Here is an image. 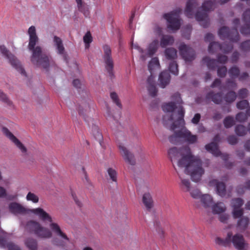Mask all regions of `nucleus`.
I'll use <instances>...</instances> for the list:
<instances>
[{
    "label": "nucleus",
    "instance_id": "obj_1",
    "mask_svg": "<svg viewBox=\"0 0 250 250\" xmlns=\"http://www.w3.org/2000/svg\"><path fill=\"white\" fill-rule=\"evenodd\" d=\"M168 156L175 170L176 168L173 163L177 161V166L179 167H184L185 173L190 175L193 181L197 182L201 180L204 173L202 162L197 156L192 154L189 146L170 148L168 150Z\"/></svg>",
    "mask_w": 250,
    "mask_h": 250
},
{
    "label": "nucleus",
    "instance_id": "obj_2",
    "mask_svg": "<svg viewBox=\"0 0 250 250\" xmlns=\"http://www.w3.org/2000/svg\"><path fill=\"white\" fill-rule=\"evenodd\" d=\"M28 34L29 36L28 49L31 53V62L36 67L42 68L48 71L53 61L51 57L43 50L41 46H36L39 42V38L34 26H31L29 28Z\"/></svg>",
    "mask_w": 250,
    "mask_h": 250
},
{
    "label": "nucleus",
    "instance_id": "obj_3",
    "mask_svg": "<svg viewBox=\"0 0 250 250\" xmlns=\"http://www.w3.org/2000/svg\"><path fill=\"white\" fill-rule=\"evenodd\" d=\"M171 100L172 102L164 104L162 107L165 112L171 113L169 116H164L163 121L165 122L167 119L173 121L170 126V129L174 130L176 128L182 127L185 125V110L182 105L183 102L179 93H175L172 95Z\"/></svg>",
    "mask_w": 250,
    "mask_h": 250
},
{
    "label": "nucleus",
    "instance_id": "obj_4",
    "mask_svg": "<svg viewBox=\"0 0 250 250\" xmlns=\"http://www.w3.org/2000/svg\"><path fill=\"white\" fill-rule=\"evenodd\" d=\"M184 127V126L179 128L180 129V130L175 131L173 135L169 137L168 139L170 143L176 144L178 142V140L180 138L184 139L189 144H193L197 142V136L192 135L190 131L186 128H183Z\"/></svg>",
    "mask_w": 250,
    "mask_h": 250
},
{
    "label": "nucleus",
    "instance_id": "obj_5",
    "mask_svg": "<svg viewBox=\"0 0 250 250\" xmlns=\"http://www.w3.org/2000/svg\"><path fill=\"white\" fill-rule=\"evenodd\" d=\"M27 229L34 232L38 237L42 238H49L52 236L51 232L47 229L42 227L38 222L30 221L27 224Z\"/></svg>",
    "mask_w": 250,
    "mask_h": 250
},
{
    "label": "nucleus",
    "instance_id": "obj_6",
    "mask_svg": "<svg viewBox=\"0 0 250 250\" xmlns=\"http://www.w3.org/2000/svg\"><path fill=\"white\" fill-rule=\"evenodd\" d=\"M182 10L176 9L169 13L165 14L164 15V18L168 22L167 28L172 31L178 30L181 26L179 14Z\"/></svg>",
    "mask_w": 250,
    "mask_h": 250
},
{
    "label": "nucleus",
    "instance_id": "obj_7",
    "mask_svg": "<svg viewBox=\"0 0 250 250\" xmlns=\"http://www.w3.org/2000/svg\"><path fill=\"white\" fill-rule=\"evenodd\" d=\"M0 52L6 58L8 59L9 62L17 71L23 75L26 76V72L19 61L4 45L0 46Z\"/></svg>",
    "mask_w": 250,
    "mask_h": 250
},
{
    "label": "nucleus",
    "instance_id": "obj_8",
    "mask_svg": "<svg viewBox=\"0 0 250 250\" xmlns=\"http://www.w3.org/2000/svg\"><path fill=\"white\" fill-rule=\"evenodd\" d=\"M218 35L221 39H228L232 42H237L240 39L236 26L231 29L226 26H223L219 30Z\"/></svg>",
    "mask_w": 250,
    "mask_h": 250
},
{
    "label": "nucleus",
    "instance_id": "obj_9",
    "mask_svg": "<svg viewBox=\"0 0 250 250\" xmlns=\"http://www.w3.org/2000/svg\"><path fill=\"white\" fill-rule=\"evenodd\" d=\"M233 49L232 43H224L222 44L218 42H211L208 46V52L210 53H214L218 51H222L224 53H229Z\"/></svg>",
    "mask_w": 250,
    "mask_h": 250
},
{
    "label": "nucleus",
    "instance_id": "obj_10",
    "mask_svg": "<svg viewBox=\"0 0 250 250\" xmlns=\"http://www.w3.org/2000/svg\"><path fill=\"white\" fill-rule=\"evenodd\" d=\"M180 53L186 62H191L195 58V52L193 49L185 44H181L179 47Z\"/></svg>",
    "mask_w": 250,
    "mask_h": 250
},
{
    "label": "nucleus",
    "instance_id": "obj_11",
    "mask_svg": "<svg viewBox=\"0 0 250 250\" xmlns=\"http://www.w3.org/2000/svg\"><path fill=\"white\" fill-rule=\"evenodd\" d=\"M3 134L12 141L18 147L22 153H25L27 149L25 146L9 130V129L3 127L2 129Z\"/></svg>",
    "mask_w": 250,
    "mask_h": 250
},
{
    "label": "nucleus",
    "instance_id": "obj_12",
    "mask_svg": "<svg viewBox=\"0 0 250 250\" xmlns=\"http://www.w3.org/2000/svg\"><path fill=\"white\" fill-rule=\"evenodd\" d=\"M206 149L215 156H220L224 161H227L229 156L227 154H222L216 143L211 142L205 146Z\"/></svg>",
    "mask_w": 250,
    "mask_h": 250
},
{
    "label": "nucleus",
    "instance_id": "obj_13",
    "mask_svg": "<svg viewBox=\"0 0 250 250\" xmlns=\"http://www.w3.org/2000/svg\"><path fill=\"white\" fill-rule=\"evenodd\" d=\"M234 247L238 250H243L247 245L244 237L240 234H236L234 235H231V241Z\"/></svg>",
    "mask_w": 250,
    "mask_h": 250
},
{
    "label": "nucleus",
    "instance_id": "obj_14",
    "mask_svg": "<svg viewBox=\"0 0 250 250\" xmlns=\"http://www.w3.org/2000/svg\"><path fill=\"white\" fill-rule=\"evenodd\" d=\"M110 99L112 100L113 103L117 106L116 112L113 115V118L117 119L121 117V110L123 107L122 104L118 95L114 92H110Z\"/></svg>",
    "mask_w": 250,
    "mask_h": 250
},
{
    "label": "nucleus",
    "instance_id": "obj_15",
    "mask_svg": "<svg viewBox=\"0 0 250 250\" xmlns=\"http://www.w3.org/2000/svg\"><path fill=\"white\" fill-rule=\"evenodd\" d=\"M119 148L121 155L124 157L125 162L131 165H134L135 159L133 154L129 151L126 147L122 145H119Z\"/></svg>",
    "mask_w": 250,
    "mask_h": 250
},
{
    "label": "nucleus",
    "instance_id": "obj_16",
    "mask_svg": "<svg viewBox=\"0 0 250 250\" xmlns=\"http://www.w3.org/2000/svg\"><path fill=\"white\" fill-rule=\"evenodd\" d=\"M31 211L38 216L39 218L44 222L51 223L53 221L51 216L42 208H38L32 209Z\"/></svg>",
    "mask_w": 250,
    "mask_h": 250
},
{
    "label": "nucleus",
    "instance_id": "obj_17",
    "mask_svg": "<svg viewBox=\"0 0 250 250\" xmlns=\"http://www.w3.org/2000/svg\"><path fill=\"white\" fill-rule=\"evenodd\" d=\"M199 6V4L196 0H188L187 3L186 8L185 10L186 16L188 18H191L193 16L194 10Z\"/></svg>",
    "mask_w": 250,
    "mask_h": 250
},
{
    "label": "nucleus",
    "instance_id": "obj_18",
    "mask_svg": "<svg viewBox=\"0 0 250 250\" xmlns=\"http://www.w3.org/2000/svg\"><path fill=\"white\" fill-rule=\"evenodd\" d=\"M209 185L210 186H216L217 193L220 196L224 197L226 195V186L223 182H219L217 180L213 179L209 182Z\"/></svg>",
    "mask_w": 250,
    "mask_h": 250
},
{
    "label": "nucleus",
    "instance_id": "obj_19",
    "mask_svg": "<svg viewBox=\"0 0 250 250\" xmlns=\"http://www.w3.org/2000/svg\"><path fill=\"white\" fill-rule=\"evenodd\" d=\"M159 42L158 40H154L150 43L148 47V51L146 55H141V58L143 61H145L147 57H150L152 56L157 51L158 46Z\"/></svg>",
    "mask_w": 250,
    "mask_h": 250
},
{
    "label": "nucleus",
    "instance_id": "obj_20",
    "mask_svg": "<svg viewBox=\"0 0 250 250\" xmlns=\"http://www.w3.org/2000/svg\"><path fill=\"white\" fill-rule=\"evenodd\" d=\"M170 80V76L168 71L162 72L159 77L160 86L162 88L165 87L169 83Z\"/></svg>",
    "mask_w": 250,
    "mask_h": 250
},
{
    "label": "nucleus",
    "instance_id": "obj_21",
    "mask_svg": "<svg viewBox=\"0 0 250 250\" xmlns=\"http://www.w3.org/2000/svg\"><path fill=\"white\" fill-rule=\"evenodd\" d=\"M10 211L15 214H23L26 212L25 208L21 204L16 203H11L9 205Z\"/></svg>",
    "mask_w": 250,
    "mask_h": 250
},
{
    "label": "nucleus",
    "instance_id": "obj_22",
    "mask_svg": "<svg viewBox=\"0 0 250 250\" xmlns=\"http://www.w3.org/2000/svg\"><path fill=\"white\" fill-rule=\"evenodd\" d=\"M206 99L211 100L216 104H220L223 100L222 93L221 92L215 93L213 91H210L207 94Z\"/></svg>",
    "mask_w": 250,
    "mask_h": 250
},
{
    "label": "nucleus",
    "instance_id": "obj_23",
    "mask_svg": "<svg viewBox=\"0 0 250 250\" xmlns=\"http://www.w3.org/2000/svg\"><path fill=\"white\" fill-rule=\"evenodd\" d=\"M50 228L52 231L54 232L57 235L60 236L62 239L65 240L67 241H69L68 237L62 231L60 226L57 223H53L52 222L50 224Z\"/></svg>",
    "mask_w": 250,
    "mask_h": 250
},
{
    "label": "nucleus",
    "instance_id": "obj_24",
    "mask_svg": "<svg viewBox=\"0 0 250 250\" xmlns=\"http://www.w3.org/2000/svg\"><path fill=\"white\" fill-rule=\"evenodd\" d=\"M195 18L197 21L202 22L201 24L204 28L208 27V22L207 19L208 15L207 12L205 11L203 12L197 11L195 15Z\"/></svg>",
    "mask_w": 250,
    "mask_h": 250
},
{
    "label": "nucleus",
    "instance_id": "obj_25",
    "mask_svg": "<svg viewBox=\"0 0 250 250\" xmlns=\"http://www.w3.org/2000/svg\"><path fill=\"white\" fill-rule=\"evenodd\" d=\"M143 203L147 211H150L153 207L152 198L149 193H145L142 198Z\"/></svg>",
    "mask_w": 250,
    "mask_h": 250
},
{
    "label": "nucleus",
    "instance_id": "obj_26",
    "mask_svg": "<svg viewBox=\"0 0 250 250\" xmlns=\"http://www.w3.org/2000/svg\"><path fill=\"white\" fill-rule=\"evenodd\" d=\"M53 42L57 50V53L60 55H64L65 49L62 39L57 36H54Z\"/></svg>",
    "mask_w": 250,
    "mask_h": 250
},
{
    "label": "nucleus",
    "instance_id": "obj_27",
    "mask_svg": "<svg viewBox=\"0 0 250 250\" xmlns=\"http://www.w3.org/2000/svg\"><path fill=\"white\" fill-rule=\"evenodd\" d=\"M232 233L231 232H229L227 236L225 239H222L220 237H217L216 239V243L219 245L227 247L230 245L231 241V235Z\"/></svg>",
    "mask_w": 250,
    "mask_h": 250
},
{
    "label": "nucleus",
    "instance_id": "obj_28",
    "mask_svg": "<svg viewBox=\"0 0 250 250\" xmlns=\"http://www.w3.org/2000/svg\"><path fill=\"white\" fill-rule=\"evenodd\" d=\"M0 247L1 248L7 247L8 250H21L20 248L12 243H7L5 239L0 236Z\"/></svg>",
    "mask_w": 250,
    "mask_h": 250
},
{
    "label": "nucleus",
    "instance_id": "obj_29",
    "mask_svg": "<svg viewBox=\"0 0 250 250\" xmlns=\"http://www.w3.org/2000/svg\"><path fill=\"white\" fill-rule=\"evenodd\" d=\"M174 38L170 35H163L160 42V46L165 48L167 45H172L174 42Z\"/></svg>",
    "mask_w": 250,
    "mask_h": 250
},
{
    "label": "nucleus",
    "instance_id": "obj_30",
    "mask_svg": "<svg viewBox=\"0 0 250 250\" xmlns=\"http://www.w3.org/2000/svg\"><path fill=\"white\" fill-rule=\"evenodd\" d=\"M202 61L206 63L208 68L210 70H214L217 67V61L215 59H211L208 57H205L203 58Z\"/></svg>",
    "mask_w": 250,
    "mask_h": 250
},
{
    "label": "nucleus",
    "instance_id": "obj_31",
    "mask_svg": "<svg viewBox=\"0 0 250 250\" xmlns=\"http://www.w3.org/2000/svg\"><path fill=\"white\" fill-rule=\"evenodd\" d=\"M226 210L225 205L221 202L217 203L212 206V211L214 214H220L225 212Z\"/></svg>",
    "mask_w": 250,
    "mask_h": 250
},
{
    "label": "nucleus",
    "instance_id": "obj_32",
    "mask_svg": "<svg viewBox=\"0 0 250 250\" xmlns=\"http://www.w3.org/2000/svg\"><path fill=\"white\" fill-rule=\"evenodd\" d=\"M249 223V219L247 217H242L237 222V228L242 230H244L247 228Z\"/></svg>",
    "mask_w": 250,
    "mask_h": 250
},
{
    "label": "nucleus",
    "instance_id": "obj_33",
    "mask_svg": "<svg viewBox=\"0 0 250 250\" xmlns=\"http://www.w3.org/2000/svg\"><path fill=\"white\" fill-rule=\"evenodd\" d=\"M103 48L104 52V60L105 68L107 72H109V47L107 45H105Z\"/></svg>",
    "mask_w": 250,
    "mask_h": 250
},
{
    "label": "nucleus",
    "instance_id": "obj_34",
    "mask_svg": "<svg viewBox=\"0 0 250 250\" xmlns=\"http://www.w3.org/2000/svg\"><path fill=\"white\" fill-rule=\"evenodd\" d=\"M201 202L205 208L211 206L213 203L211 196L208 194H205L201 197Z\"/></svg>",
    "mask_w": 250,
    "mask_h": 250
},
{
    "label": "nucleus",
    "instance_id": "obj_35",
    "mask_svg": "<svg viewBox=\"0 0 250 250\" xmlns=\"http://www.w3.org/2000/svg\"><path fill=\"white\" fill-rule=\"evenodd\" d=\"M166 58L168 60H173L177 57V50L172 47L167 48L165 51Z\"/></svg>",
    "mask_w": 250,
    "mask_h": 250
},
{
    "label": "nucleus",
    "instance_id": "obj_36",
    "mask_svg": "<svg viewBox=\"0 0 250 250\" xmlns=\"http://www.w3.org/2000/svg\"><path fill=\"white\" fill-rule=\"evenodd\" d=\"M160 66L158 58L157 57L153 58L149 62L148 68V70L152 73V71L155 68H159Z\"/></svg>",
    "mask_w": 250,
    "mask_h": 250
},
{
    "label": "nucleus",
    "instance_id": "obj_37",
    "mask_svg": "<svg viewBox=\"0 0 250 250\" xmlns=\"http://www.w3.org/2000/svg\"><path fill=\"white\" fill-rule=\"evenodd\" d=\"M248 128L242 125H236L235 127V132L239 136H244L246 135L248 132Z\"/></svg>",
    "mask_w": 250,
    "mask_h": 250
},
{
    "label": "nucleus",
    "instance_id": "obj_38",
    "mask_svg": "<svg viewBox=\"0 0 250 250\" xmlns=\"http://www.w3.org/2000/svg\"><path fill=\"white\" fill-rule=\"evenodd\" d=\"M25 245L29 250H37L38 245L36 240L28 238L25 241Z\"/></svg>",
    "mask_w": 250,
    "mask_h": 250
},
{
    "label": "nucleus",
    "instance_id": "obj_39",
    "mask_svg": "<svg viewBox=\"0 0 250 250\" xmlns=\"http://www.w3.org/2000/svg\"><path fill=\"white\" fill-rule=\"evenodd\" d=\"M236 94L235 92L231 91L228 92L224 96V100L227 103H231L236 98Z\"/></svg>",
    "mask_w": 250,
    "mask_h": 250
},
{
    "label": "nucleus",
    "instance_id": "obj_40",
    "mask_svg": "<svg viewBox=\"0 0 250 250\" xmlns=\"http://www.w3.org/2000/svg\"><path fill=\"white\" fill-rule=\"evenodd\" d=\"M201 7L203 11L208 12L214 9L215 4L211 1H208L204 2Z\"/></svg>",
    "mask_w": 250,
    "mask_h": 250
},
{
    "label": "nucleus",
    "instance_id": "obj_41",
    "mask_svg": "<svg viewBox=\"0 0 250 250\" xmlns=\"http://www.w3.org/2000/svg\"><path fill=\"white\" fill-rule=\"evenodd\" d=\"M0 101L11 107H14L12 102L11 101L6 95L1 90H0Z\"/></svg>",
    "mask_w": 250,
    "mask_h": 250
},
{
    "label": "nucleus",
    "instance_id": "obj_42",
    "mask_svg": "<svg viewBox=\"0 0 250 250\" xmlns=\"http://www.w3.org/2000/svg\"><path fill=\"white\" fill-rule=\"evenodd\" d=\"M83 42L85 43V47L88 49L90 46V43L92 42V37L90 31H87L83 37Z\"/></svg>",
    "mask_w": 250,
    "mask_h": 250
},
{
    "label": "nucleus",
    "instance_id": "obj_43",
    "mask_svg": "<svg viewBox=\"0 0 250 250\" xmlns=\"http://www.w3.org/2000/svg\"><path fill=\"white\" fill-rule=\"evenodd\" d=\"M223 123L226 128H229L234 125L235 122L232 117L228 116L224 119Z\"/></svg>",
    "mask_w": 250,
    "mask_h": 250
},
{
    "label": "nucleus",
    "instance_id": "obj_44",
    "mask_svg": "<svg viewBox=\"0 0 250 250\" xmlns=\"http://www.w3.org/2000/svg\"><path fill=\"white\" fill-rule=\"evenodd\" d=\"M92 133L95 139L99 143L101 146H102L103 136L97 127H94L92 129Z\"/></svg>",
    "mask_w": 250,
    "mask_h": 250
},
{
    "label": "nucleus",
    "instance_id": "obj_45",
    "mask_svg": "<svg viewBox=\"0 0 250 250\" xmlns=\"http://www.w3.org/2000/svg\"><path fill=\"white\" fill-rule=\"evenodd\" d=\"M78 8L79 11L83 13L85 17L89 16L90 12L88 5L83 3L82 4L78 6Z\"/></svg>",
    "mask_w": 250,
    "mask_h": 250
},
{
    "label": "nucleus",
    "instance_id": "obj_46",
    "mask_svg": "<svg viewBox=\"0 0 250 250\" xmlns=\"http://www.w3.org/2000/svg\"><path fill=\"white\" fill-rule=\"evenodd\" d=\"M243 204V200L239 198L233 199L231 201V205L233 208H241Z\"/></svg>",
    "mask_w": 250,
    "mask_h": 250
},
{
    "label": "nucleus",
    "instance_id": "obj_47",
    "mask_svg": "<svg viewBox=\"0 0 250 250\" xmlns=\"http://www.w3.org/2000/svg\"><path fill=\"white\" fill-rule=\"evenodd\" d=\"M228 73L231 78H236L240 74V70L237 67L233 66L229 69Z\"/></svg>",
    "mask_w": 250,
    "mask_h": 250
},
{
    "label": "nucleus",
    "instance_id": "obj_48",
    "mask_svg": "<svg viewBox=\"0 0 250 250\" xmlns=\"http://www.w3.org/2000/svg\"><path fill=\"white\" fill-rule=\"evenodd\" d=\"M169 71L174 75L178 74V64L175 61L171 62L169 65Z\"/></svg>",
    "mask_w": 250,
    "mask_h": 250
},
{
    "label": "nucleus",
    "instance_id": "obj_49",
    "mask_svg": "<svg viewBox=\"0 0 250 250\" xmlns=\"http://www.w3.org/2000/svg\"><path fill=\"white\" fill-rule=\"evenodd\" d=\"M247 115L244 112H239L237 113L235 117L236 120L240 123H244L247 120Z\"/></svg>",
    "mask_w": 250,
    "mask_h": 250
},
{
    "label": "nucleus",
    "instance_id": "obj_50",
    "mask_svg": "<svg viewBox=\"0 0 250 250\" xmlns=\"http://www.w3.org/2000/svg\"><path fill=\"white\" fill-rule=\"evenodd\" d=\"M244 210L242 208H233L232 215L234 219L239 218L243 216Z\"/></svg>",
    "mask_w": 250,
    "mask_h": 250
},
{
    "label": "nucleus",
    "instance_id": "obj_51",
    "mask_svg": "<svg viewBox=\"0 0 250 250\" xmlns=\"http://www.w3.org/2000/svg\"><path fill=\"white\" fill-rule=\"evenodd\" d=\"M249 106V103L246 100H243L237 103V107L241 110L245 109Z\"/></svg>",
    "mask_w": 250,
    "mask_h": 250
},
{
    "label": "nucleus",
    "instance_id": "obj_52",
    "mask_svg": "<svg viewBox=\"0 0 250 250\" xmlns=\"http://www.w3.org/2000/svg\"><path fill=\"white\" fill-rule=\"evenodd\" d=\"M147 90L150 96L154 97L156 96L157 89L155 84H150L147 86Z\"/></svg>",
    "mask_w": 250,
    "mask_h": 250
},
{
    "label": "nucleus",
    "instance_id": "obj_53",
    "mask_svg": "<svg viewBox=\"0 0 250 250\" xmlns=\"http://www.w3.org/2000/svg\"><path fill=\"white\" fill-rule=\"evenodd\" d=\"M245 187L239 186L237 188V192L238 194H241L244 193L245 188L250 189V180H248L245 183Z\"/></svg>",
    "mask_w": 250,
    "mask_h": 250
},
{
    "label": "nucleus",
    "instance_id": "obj_54",
    "mask_svg": "<svg viewBox=\"0 0 250 250\" xmlns=\"http://www.w3.org/2000/svg\"><path fill=\"white\" fill-rule=\"evenodd\" d=\"M250 23H246L244 25H243L241 29L240 32L241 34L243 35H250Z\"/></svg>",
    "mask_w": 250,
    "mask_h": 250
},
{
    "label": "nucleus",
    "instance_id": "obj_55",
    "mask_svg": "<svg viewBox=\"0 0 250 250\" xmlns=\"http://www.w3.org/2000/svg\"><path fill=\"white\" fill-rule=\"evenodd\" d=\"M227 68L225 66L219 67L217 69V75L219 77L224 78L226 76Z\"/></svg>",
    "mask_w": 250,
    "mask_h": 250
},
{
    "label": "nucleus",
    "instance_id": "obj_56",
    "mask_svg": "<svg viewBox=\"0 0 250 250\" xmlns=\"http://www.w3.org/2000/svg\"><path fill=\"white\" fill-rule=\"evenodd\" d=\"M110 180L112 181L114 187H117V172L112 168H110Z\"/></svg>",
    "mask_w": 250,
    "mask_h": 250
},
{
    "label": "nucleus",
    "instance_id": "obj_57",
    "mask_svg": "<svg viewBox=\"0 0 250 250\" xmlns=\"http://www.w3.org/2000/svg\"><path fill=\"white\" fill-rule=\"evenodd\" d=\"M26 199L28 201H31L33 203H37L39 201V198L35 194L31 193L29 192L27 196H26Z\"/></svg>",
    "mask_w": 250,
    "mask_h": 250
},
{
    "label": "nucleus",
    "instance_id": "obj_58",
    "mask_svg": "<svg viewBox=\"0 0 250 250\" xmlns=\"http://www.w3.org/2000/svg\"><path fill=\"white\" fill-rule=\"evenodd\" d=\"M243 20L245 23H250V9L246 10L243 14Z\"/></svg>",
    "mask_w": 250,
    "mask_h": 250
},
{
    "label": "nucleus",
    "instance_id": "obj_59",
    "mask_svg": "<svg viewBox=\"0 0 250 250\" xmlns=\"http://www.w3.org/2000/svg\"><path fill=\"white\" fill-rule=\"evenodd\" d=\"M248 95V90L246 88H242L240 89L238 93V98L239 99H245Z\"/></svg>",
    "mask_w": 250,
    "mask_h": 250
},
{
    "label": "nucleus",
    "instance_id": "obj_60",
    "mask_svg": "<svg viewBox=\"0 0 250 250\" xmlns=\"http://www.w3.org/2000/svg\"><path fill=\"white\" fill-rule=\"evenodd\" d=\"M240 48L243 51H249L250 50V40L243 42L240 45Z\"/></svg>",
    "mask_w": 250,
    "mask_h": 250
},
{
    "label": "nucleus",
    "instance_id": "obj_61",
    "mask_svg": "<svg viewBox=\"0 0 250 250\" xmlns=\"http://www.w3.org/2000/svg\"><path fill=\"white\" fill-rule=\"evenodd\" d=\"M190 193L191 196L195 199L201 198L202 196L200 191L198 189L190 190Z\"/></svg>",
    "mask_w": 250,
    "mask_h": 250
},
{
    "label": "nucleus",
    "instance_id": "obj_62",
    "mask_svg": "<svg viewBox=\"0 0 250 250\" xmlns=\"http://www.w3.org/2000/svg\"><path fill=\"white\" fill-rule=\"evenodd\" d=\"M179 178L181 179L182 184L186 188L187 191H190V183L188 179H183L179 175Z\"/></svg>",
    "mask_w": 250,
    "mask_h": 250
},
{
    "label": "nucleus",
    "instance_id": "obj_63",
    "mask_svg": "<svg viewBox=\"0 0 250 250\" xmlns=\"http://www.w3.org/2000/svg\"><path fill=\"white\" fill-rule=\"evenodd\" d=\"M228 142L230 145H233L237 144L238 139L234 135H230L227 138Z\"/></svg>",
    "mask_w": 250,
    "mask_h": 250
},
{
    "label": "nucleus",
    "instance_id": "obj_64",
    "mask_svg": "<svg viewBox=\"0 0 250 250\" xmlns=\"http://www.w3.org/2000/svg\"><path fill=\"white\" fill-rule=\"evenodd\" d=\"M228 61V57L225 55H218L217 56V62L221 63H225Z\"/></svg>",
    "mask_w": 250,
    "mask_h": 250
}]
</instances>
